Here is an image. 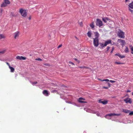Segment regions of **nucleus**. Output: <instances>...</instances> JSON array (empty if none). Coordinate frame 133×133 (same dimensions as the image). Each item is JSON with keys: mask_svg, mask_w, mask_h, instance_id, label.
I'll return each instance as SVG.
<instances>
[{"mask_svg": "<svg viewBox=\"0 0 133 133\" xmlns=\"http://www.w3.org/2000/svg\"><path fill=\"white\" fill-rule=\"evenodd\" d=\"M6 64L9 66H9H10V64L9 63L7 62H6Z\"/></svg>", "mask_w": 133, "mask_h": 133, "instance_id": "obj_40", "label": "nucleus"}, {"mask_svg": "<svg viewBox=\"0 0 133 133\" xmlns=\"http://www.w3.org/2000/svg\"><path fill=\"white\" fill-rule=\"evenodd\" d=\"M79 24L81 26H83V24H82V22H81L79 23Z\"/></svg>", "mask_w": 133, "mask_h": 133, "instance_id": "obj_34", "label": "nucleus"}, {"mask_svg": "<svg viewBox=\"0 0 133 133\" xmlns=\"http://www.w3.org/2000/svg\"><path fill=\"white\" fill-rule=\"evenodd\" d=\"M21 60H25L26 59V58L25 57H23L22 56H21Z\"/></svg>", "mask_w": 133, "mask_h": 133, "instance_id": "obj_26", "label": "nucleus"}, {"mask_svg": "<svg viewBox=\"0 0 133 133\" xmlns=\"http://www.w3.org/2000/svg\"><path fill=\"white\" fill-rule=\"evenodd\" d=\"M43 94L45 95L46 96H48L49 95V93L48 91L47 90H44L43 92Z\"/></svg>", "mask_w": 133, "mask_h": 133, "instance_id": "obj_15", "label": "nucleus"}, {"mask_svg": "<svg viewBox=\"0 0 133 133\" xmlns=\"http://www.w3.org/2000/svg\"><path fill=\"white\" fill-rule=\"evenodd\" d=\"M10 69V71L11 72H14L15 70V69L13 67L11 66H9V67Z\"/></svg>", "mask_w": 133, "mask_h": 133, "instance_id": "obj_19", "label": "nucleus"}, {"mask_svg": "<svg viewBox=\"0 0 133 133\" xmlns=\"http://www.w3.org/2000/svg\"><path fill=\"white\" fill-rule=\"evenodd\" d=\"M110 47L109 46H107V51H108L110 49Z\"/></svg>", "mask_w": 133, "mask_h": 133, "instance_id": "obj_35", "label": "nucleus"}, {"mask_svg": "<svg viewBox=\"0 0 133 133\" xmlns=\"http://www.w3.org/2000/svg\"><path fill=\"white\" fill-rule=\"evenodd\" d=\"M44 65L46 66H49L50 65L48 63H45L44 64Z\"/></svg>", "mask_w": 133, "mask_h": 133, "instance_id": "obj_33", "label": "nucleus"}, {"mask_svg": "<svg viewBox=\"0 0 133 133\" xmlns=\"http://www.w3.org/2000/svg\"><path fill=\"white\" fill-rule=\"evenodd\" d=\"M69 63L70 64H71L73 65H75L74 64L71 62H69Z\"/></svg>", "mask_w": 133, "mask_h": 133, "instance_id": "obj_31", "label": "nucleus"}, {"mask_svg": "<svg viewBox=\"0 0 133 133\" xmlns=\"http://www.w3.org/2000/svg\"><path fill=\"white\" fill-rule=\"evenodd\" d=\"M14 38L16 39L18 37L19 35V32L18 31H17L14 33Z\"/></svg>", "mask_w": 133, "mask_h": 133, "instance_id": "obj_11", "label": "nucleus"}, {"mask_svg": "<svg viewBox=\"0 0 133 133\" xmlns=\"http://www.w3.org/2000/svg\"><path fill=\"white\" fill-rule=\"evenodd\" d=\"M35 60H37V61H41L42 60L40 58H37L36 59H35Z\"/></svg>", "mask_w": 133, "mask_h": 133, "instance_id": "obj_30", "label": "nucleus"}, {"mask_svg": "<svg viewBox=\"0 0 133 133\" xmlns=\"http://www.w3.org/2000/svg\"><path fill=\"white\" fill-rule=\"evenodd\" d=\"M5 38V37L2 34L0 35V39H2V38Z\"/></svg>", "mask_w": 133, "mask_h": 133, "instance_id": "obj_25", "label": "nucleus"}, {"mask_svg": "<svg viewBox=\"0 0 133 133\" xmlns=\"http://www.w3.org/2000/svg\"><path fill=\"white\" fill-rule=\"evenodd\" d=\"M37 82H33L32 83V84H36L37 83Z\"/></svg>", "mask_w": 133, "mask_h": 133, "instance_id": "obj_36", "label": "nucleus"}, {"mask_svg": "<svg viewBox=\"0 0 133 133\" xmlns=\"http://www.w3.org/2000/svg\"><path fill=\"white\" fill-rule=\"evenodd\" d=\"M129 115H133V111L131 112L129 114Z\"/></svg>", "mask_w": 133, "mask_h": 133, "instance_id": "obj_37", "label": "nucleus"}, {"mask_svg": "<svg viewBox=\"0 0 133 133\" xmlns=\"http://www.w3.org/2000/svg\"><path fill=\"white\" fill-rule=\"evenodd\" d=\"M121 115V114H116L115 113H111L110 114H108L106 115V116H108L110 117L114 116H119Z\"/></svg>", "mask_w": 133, "mask_h": 133, "instance_id": "obj_8", "label": "nucleus"}, {"mask_svg": "<svg viewBox=\"0 0 133 133\" xmlns=\"http://www.w3.org/2000/svg\"><path fill=\"white\" fill-rule=\"evenodd\" d=\"M125 52L126 53H128L129 52V50L128 48V47H127L125 48Z\"/></svg>", "mask_w": 133, "mask_h": 133, "instance_id": "obj_24", "label": "nucleus"}, {"mask_svg": "<svg viewBox=\"0 0 133 133\" xmlns=\"http://www.w3.org/2000/svg\"><path fill=\"white\" fill-rule=\"evenodd\" d=\"M100 80L102 81H105L107 82H109V81L110 82H111V83H115L116 82V81H113L112 80H109V79H103V80Z\"/></svg>", "mask_w": 133, "mask_h": 133, "instance_id": "obj_14", "label": "nucleus"}, {"mask_svg": "<svg viewBox=\"0 0 133 133\" xmlns=\"http://www.w3.org/2000/svg\"><path fill=\"white\" fill-rule=\"evenodd\" d=\"M95 36L96 37L95 38H98V37L99 35V34L97 32H95Z\"/></svg>", "mask_w": 133, "mask_h": 133, "instance_id": "obj_23", "label": "nucleus"}, {"mask_svg": "<svg viewBox=\"0 0 133 133\" xmlns=\"http://www.w3.org/2000/svg\"><path fill=\"white\" fill-rule=\"evenodd\" d=\"M85 100V99L84 98H83L81 97L79 98L78 101L79 102H80L81 103H87V102L82 101V100Z\"/></svg>", "mask_w": 133, "mask_h": 133, "instance_id": "obj_12", "label": "nucleus"}, {"mask_svg": "<svg viewBox=\"0 0 133 133\" xmlns=\"http://www.w3.org/2000/svg\"><path fill=\"white\" fill-rule=\"evenodd\" d=\"M117 42L121 43V44L122 45V46H123L124 45L125 43V42L124 40L121 39H118L117 41Z\"/></svg>", "mask_w": 133, "mask_h": 133, "instance_id": "obj_7", "label": "nucleus"}, {"mask_svg": "<svg viewBox=\"0 0 133 133\" xmlns=\"http://www.w3.org/2000/svg\"><path fill=\"white\" fill-rule=\"evenodd\" d=\"M115 63L117 64H123V63H119V62H115Z\"/></svg>", "mask_w": 133, "mask_h": 133, "instance_id": "obj_29", "label": "nucleus"}, {"mask_svg": "<svg viewBox=\"0 0 133 133\" xmlns=\"http://www.w3.org/2000/svg\"><path fill=\"white\" fill-rule=\"evenodd\" d=\"M115 55L116 56H118L121 58H123L125 57V56H124L122 55H121L119 53H117L115 54Z\"/></svg>", "mask_w": 133, "mask_h": 133, "instance_id": "obj_13", "label": "nucleus"}, {"mask_svg": "<svg viewBox=\"0 0 133 133\" xmlns=\"http://www.w3.org/2000/svg\"><path fill=\"white\" fill-rule=\"evenodd\" d=\"M129 10L132 13L133 12V10H131V9H130V8H129Z\"/></svg>", "mask_w": 133, "mask_h": 133, "instance_id": "obj_42", "label": "nucleus"}, {"mask_svg": "<svg viewBox=\"0 0 133 133\" xmlns=\"http://www.w3.org/2000/svg\"><path fill=\"white\" fill-rule=\"evenodd\" d=\"M129 111L125 109H123L122 112L126 113H128L129 112Z\"/></svg>", "mask_w": 133, "mask_h": 133, "instance_id": "obj_21", "label": "nucleus"}, {"mask_svg": "<svg viewBox=\"0 0 133 133\" xmlns=\"http://www.w3.org/2000/svg\"><path fill=\"white\" fill-rule=\"evenodd\" d=\"M108 86L109 87H110V84L109 83H108Z\"/></svg>", "mask_w": 133, "mask_h": 133, "instance_id": "obj_46", "label": "nucleus"}, {"mask_svg": "<svg viewBox=\"0 0 133 133\" xmlns=\"http://www.w3.org/2000/svg\"><path fill=\"white\" fill-rule=\"evenodd\" d=\"M111 44L112 45H113L114 44V43H113V44H112L111 40H108L107 41H105L104 45L107 46L108 44Z\"/></svg>", "mask_w": 133, "mask_h": 133, "instance_id": "obj_9", "label": "nucleus"}, {"mask_svg": "<svg viewBox=\"0 0 133 133\" xmlns=\"http://www.w3.org/2000/svg\"><path fill=\"white\" fill-rule=\"evenodd\" d=\"M91 31H88L87 33V35L90 38L91 37Z\"/></svg>", "mask_w": 133, "mask_h": 133, "instance_id": "obj_17", "label": "nucleus"}, {"mask_svg": "<svg viewBox=\"0 0 133 133\" xmlns=\"http://www.w3.org/2000/svg\"><path fill=\"white\" fill-rule=\"evenodd\" d=\"M21 56H17L16 57V59L21 60Z\"/></svg>", "mask_w": 133, "mask_h": 133, "instance_id": "obj_28", "label": "nucleus"}, {"mask_svg": "<svg viewBox=\"0 0 133 133\" xmlns=\"http://www.w3.org/2000/svg\"><path fill=\"white\" fill-rule=\"evenodd\" d=\"M62 46V44H61L60 45H59L58 47H57V48H60V47H61Z\"/></svg>", "mask_w": 133, "mask_h": 133, "instance_id": "obj_38", "label": "nucleus"}, {"mask_svg": "<svg viewBox=\"0 0 133 133\" xmlns=\"http://www.w3.org/2000/svg\"><path fill=\"white\" fill-rule=\"evenodd\" d=\"M75 59V61H77V59H76V58H75V59Z\"/></svg>", "mask_w": 133, "mask_h": 133, "instance_id": "obj_50", "label": "nucleus"}, {"mask_svg": "<svg viewBox=\"0 0 133 133\" xmlns=\"http://www.w3.org/2000/svg\"><path fill=\"white\" fill-rule=\"evenodd\" d=\"M131 92V91L130 90H128L127 91V92Z\"/></svg>", "mask_w": 133, "mask_h": 133, "instance_id": "obj_47", "label": "nucleus"}, {"mask_svg": "<svg viewBox=\"0 0 133 133\" xmlns=\"http://www.w3.org/2000/svg\"><path fill=\"white\" fill-rule=\"evenodd\" d=\"M124 33L123 31H120L118 32V36L121 38H124Z\"/></svg>", "mask_w": 133, "mask_h": 133, "instance_id": "obj_5", "label": "nucleus"}, {"mask_svg": "<svg viewBox=\"0 0 133 133\" xmlns=\"http://www.w3.org/2000/svg\"><path fill=\"white\" fill-rule=\"evenodd\" d=\"M103 88H104V89H108V87H105V86H104L103 87Z\"/></svg>", "mask_w": 133, "mask_h": 133, "instance_id": "obj_41", "label": "nucleus"}, {"mask_svg": "<svg viewBox=\"0 0 133 133\" xmlns=\"http://www.w3.org/2000/svg\"><path fill=\"white\" fill-rule=\"evenodd\" d=\"M124 101L126 103H129L130 104H131L132 103L131 99L129 98H127L124 99Z\"/></svg>", "mask_w": 133, "mask_h": 133, "instance_id": "obj_6", "label": "nucleus"}, {"mask_svg": "<svg viewBox=\"0 0 133 133\" xmlns=\"http://www.w3.org/2000/svg\"><path fill=\"white\" fill-rule=\"evenodd\" d=\"M114 47H112V50L110 52L111 54H112L113 53V52L114 50Z\"/></svg>", "mask_w": 133, "mask_h": 133, "instance_id": "obj_32", "label": "nucleus"}, {"mask_svg": "<svg viewBox=\"0 0 133 133\" xmlns=\"http://www.w3.org/2000/svg\"><path fill=\"white\" fill-rule=\"evenodd\" d=\"M79 68H84L83 66H79Z\"/></svg>", "mask_w": 133, "mask_h": 133, "instance_id": "obj_45", "label": "nucleus"}, {"mask_svg": "<svg viewBox=\"0 0 133 133\" xmlns=\"http://www.w3.org/2000/svg\"><path fill=\"white\" fill-rule=\"evenodd\" d=\"M129 0H125V2H128V1H129Z\"/></svg>", "mask_w": 133, "mask_h": 133, "instance_id": "obj_49", "label": "nucleus"}, {"mask_svg": "<svg viewBox=\"0 0 133 133\" xmlns=\"http://www.w3.org/2000/svg\"><path fill=\"white\" fill-rule=\"evenodd\" d=\"M129 7L133 9V1L131 3H130L128 5Z\"/></svg>", "mask_w": 133, "mask_h": 133, "instance_id": "obj_18", "label": "nucleus"}, {"mask_svg": "<svg viewBox=\"0 0 133 133\" xmlns=\"http://www.w3.org/2000/svg\"><path fill=\"white\" fill-rule=\"evenodd\" d=\"M96 25L100 27L103 25L102 22L100 19L97 18L96 19Z\"/></svg>", "mask_w": 133, "mask_h": 133, "instance_id": "obj_3", "label": "nucleus"}, {"mask_svg": "<svg viewBox=\"0 0 133 133\" xmlns=\"http://www.w3.org/2000/svg\"><path fill=\"white\" fill-rule=\"evenodd\" d=\"M19 13L21 16L24 17H25L27 16V12L25 10L21 9L19 10Z\"/></svg>", "mask_w": 133, "mask_h": 133, "instance_id": "obj_1", "label": "nucleus"}, {"mask_svg": "<svg viewBox=\"0 0 133 133\" xmlns=\"http://www.w3.org/2000/svg\"><path fill=\"white\" fill-rule=\"evenodd\" d=\"M10 2L9 0H4L3 2L1 5V7H5L7 5L10 4Z\"/></svg>", "mask_w": 133, "mask_h": 133, "instance_id": "obj_2", "label": "nucleus"}, {"mask_svg": "<svg viewBox=\"0 0 133 133\" xmlns=\"http://www.w3.org/2000/svg\"><path fill=\"white\" fill-rule=\"evenodd\" d=\"M6 52L5 50H4L3 51H0V53L2 54H4V53H5Z\"/></svg>", "mask_w": 133, "mask_h": 133, "instance_id": "obj_27", "label": "nucleus"}, {"mask_svg": "<svg viewBox=\"0 0 133 133\" xmlns=\"http://www.w3.org/2000/svg\"><path fill=\"white\" fill-rule=\"evenodd\" d=\"M131 53L132 54H133V52H132H132H131Z\"/></svg>", "mask_w": 133, "mask_h": 133, "instance_id": "obj_52", "label": "nucleus"}, {"mask_svg": "<svg viewBox=\"0 0 133 133\" xmlns=\"http://www.w3.org/2000/svg\"><path fill=\"white\" fill-rule=\"evenodd\" d=\"M100 46L102 48H103V47H104L106 46V45H105V43L104 44L103 43H100Z\"/></svg>", "mask_w": 133, "mask_h": 133, "instance_id": "obj_22", "label": "nucleus"}, {"mask_svg": "<svg viewBox=\"0 0 133 133\" xmlns=\"http://www.w3.org/2000/svg\"><path fill=\"white\" fill-rule=\"evenodd\" d=\"M132 95L133 96V92H132Z\"/></svg>", "mask_w": 133, "mask_h": 133, "instance_id": "obj_51", "label": "nucleus"}, {"mask_svg": "<svg viewBox=\"0 0 133 133\" xmlns=\"http://www.w3.org/2000/svg\"><path fill=\"white\" fill-rule=\"evenodd\" d=\"M93 44L95 47H97L99 45V40L98 38H93Z\"/></svg>", "mask_w": 133, "mask_h": 133, "instance_id": "obj_4", "label": "nucleus"}, {"mask_svg": "<svg viewBox=\"0 0 133 133\" xmlns=\"http://www.w3.org/2000/svg\"><path fill=\"white\" fill-rule=\"evenodd\" d=\"M98 102L100 103H102L103 104H105L108 103V101H102L101 100H99L98 101Z\"/></svg>", "mask_w": 133, "mask_h": 133, "instance_id": "obj_10", "label": "nucleus"}, {"mask_svg": "<svg viewBox=\"0 0 133 133\" xmlns=\"http://www.w3.org/2000/svg\"><path fill=\"white\" fill-rule=\"evenodd\" d=\"M83 68H85L86 69H89L90 68L89 67H86V66H83Z\"/></svg>", "mask_w": 133, "mask_h": 133, "instance_id": "obj_43", "label": "nucleus"}, {"mask_svg": "<svg viewBox=\"0 0 133 133\" xmlns=\"http://www.w3.org/2000/svg\"><path fill=\"white\" fill-rule=\"evenodd\" d=\"M102 20L104 22L106 23L107 22V21L109 20V19L108 18L106 17L105 18H103Z\"/></svg>", "mask_w": 133, "mask_h": 133, "instance_id": "obj_20", "label": "nucleus"}, {"mask_svg": "<svg viewBox=\"0 0 133 133\" xmlns=\"http://www.w3.org/2000/svg\"><path fill=\"white\" fill-rule=\"evenodd\" d=\"M131 51H133V47H132L131 48Z\"/></svg>", "mask_w": 133, "mask_h": 133, "instance_id": "obj_44", "label": "nucleus"}, {"mask_svg": "<svg viewBox=\"0 0 133 133\" xmlns=\"http://www.w3.org/2000/svg\"><path fill=\"white\" fill-rule=\"evenodd\" d=\"M90 26L91 28L92 29H93L95 27V25H94V22H92L90 25Z\"/></svg>", "mask_w": 133, "mask_h": 133, "instance_id": "obj_16", "label": "nucleus"}, {"mask_svg": "<svg viewBox=\"0 0 133 133\" xmlns=\"http://www.w3.org/2000/svg\"><path fill=\"white\" fill-rule=\"evenodd\" d=\"M31 15H30L28 18V19L29 20H30L31 19Z\"/></svg>", "mask_w": 133, "mask_h": 133, "instance_id": "obj_39", "label": "nucleus"}, {"mask_svg": "<svg viewBox=\"0 0 133 133\" xmlns=\"http://www.w3.org/2000/svg\"><path fill=\"white\" fill-rule=\"evenodd\" d=\"M3 10L2 9H1V13H2V12H3Z\"/></svg>", "mask_w": 133, "mask_h": 133, "instance_id": "obj_48", "label": "nucleus"}]
</instances>
